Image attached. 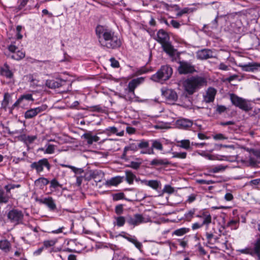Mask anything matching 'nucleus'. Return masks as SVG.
Returning <instances> with one entry per match:
<instances>
[{
    "mask_svg": "<svg viewBox=\"0 0 260 260\" xmlns=\"http://www.w3.org/2000/svg\"><path fill=\"white\" fill-rule=\"evenodd\" d=\"M95 34L102 47L114 49L119 47L121 42L114 31L108 27L99 25L95 28Z\"/></svg>",
    "mask_w": 260,
    "mask_h": 260,
    "instance_id": "f257e3e1",
    "label": "nucleus"
},
{
    "mask_svg": "<svg viewBox=\"0 0 260 260\" xmlns=\"http://www.w3.org/2000/svg\"><path fill=\"white\" fill-rule=\"evenodd\" d=\"M207 81L205 77L198 75L187 78L183 83L184 91L189 95H192L200 89L206 86Z\"/></svg>",
    "mask_w": 260,
    "mask_h": 260,
    "instance_id": "f03ea898",
    "label": "nucleus"
},
{
    "mask_svg": "<svg viewBox=\"0 0 260 260\" xmlns=\"http://www.w3.org/2000/svg\"><path fill=\"white\" fill-rule=\"evenodd\" d=\"M156 41L161 44L163 50L170 56L175 54L176 50L170 41V36L164 29H159L155 38Z\"/></svg>",
    "mask_w": 260,
    "mask_h": 260,
    "instance_id": "7ed1b4c3",
    "label": "nucleus"
},
{
    "mask_svg": "<svg viewBox=\"0 0 260 260\" xmlns=\"http://www.w3.org/2000/svg\"><path fill=\"white\" fill-rule=\"evenodd\" d=\"M173 73L172 68L168 65L163 66L154 75H153L151 79L155 82H162L168 80Z\"/></svg>",
    "mask_w": 260,
    "mask_h": 260,
    "instance_id": "20e7f679",
    "label": "nucleus"
},
{
    "mask_svg": "<svg viewBox=\"0 0 260 260\" xmlns=\"http://www.w3.org/2000/svg\"><path fill=\"white\" fill-rule=\"evenodd\" d=\"M126 222L129 225L135 227L141 224L147 223L150 221L149 216L145 217L141 214L136 213L134 215H127L126 217Z\"/></svg>",
    "mask_w": 260,
    "mask_h": 260,
    "instance_id": "39448f33",
    "label": "nucleus"
},
{
    "mask_svg": "<svg viewBox=\"0 0 260 260\" xmlns=\"http://www.w3.org/2000/svg\"><path fill=\"white\" fill-rule=\"evenodd\" d=\"M230 100L232 104L237 107L245 111H249L251 107L250 103L242 98H240L234 93L230 94Z\"/></svg>",
    "mask_w": 260,
    "mask_h": 260,
    "instance_id": "423d86ee",
    "label": "nucleus"
},
{
    "mask_svg": "<svg viewBox=\"0 0 260 260\" xmlns=\"http://www.w3.org/2000/svg\"><path fill=\"white\" fill-rule=\"evenodd\" d=\"M30 167L31 169L36 170L37 174H40L43 171L44 168L49 171L51 169V165L47 158H44L37 161L32 162Z\"/></svg>",
    "mask_w": 260,
    "mask_h": 260,
    "instance_id": "0eeeda50",
    "label": "nucleus"
},
{
    "mask_svg": "<svg viewBox=\"0 0 260 260\" xmlns=\"http://www.w3.org/2000/svg\"><path fill=\"white\" fill-rule=\"evenodd\" d=\"M8 218L12 222L19 224L21 223L23 218V214L21 211L13 209L8 214Z\"/></svg>",
    "mask_w": 260,
    "mask_h": 260,
    "instance_id": "6e6552de",
    "label": "nucleus"
},
{
    "mask_svg": "<svg viewBox=\"0 0 260 260\" xmlns=\"http://www.w3.org/2000/svg\"><path fill=\"white\" fill-rule=\"evenodd\" d=\"M196 217L200 219L201 223L206 227L207 230L212 222V216L210 213L208 211H203L201 212Z\"/></svg>",
    "mask_w": 260,
    "mask_h": 260,
    "instance_id": "1a4fd4ad",
    "label": "nucleus"
},
{
    "mask_svg": "<svg viewBox=\"0 0 260 260\" xmlns=\"http://www.w3.org/2000/svg\"><path fill=\"white\" fill-rule=\"evenodd\" d=\"M150 141L151 142V148H148L145 151H141L142 153L153 154L154 153V149L160 151L163 150L162 144L159 140H152Z\"/></svg>",
    "mask_w": 260,
    "mask_h": 260,
    "instance_id": "9d476101",
    "label": "nucleus"
},
{
    "mask_svg": "<svg viewBox=\"0 0 260 260\" xmlns=\"http://www.w3.org/2000/svg\"><path fill=\"white\" fill-rule=\"evenodd\" d=\"M178 72L181 74L191 73L195 71L194 67L189 62L180 61Z\"/></svg>",
    "mask_w": 260,
    "mask_h": 260,
    "instance_id": "9b49d317",
    "label": "nucleus"
},
{
    "mask_svg": "<svg viewBox=\"0 0 260 260\" xmlns=\"http://www.w3.org/2000/svg\"><path fill=\"white\" fill-rule=\"evenodd\" d=\"M162 95L167 100L170 102H175L178 99L176 92L171 89H161Z\"/></svg>",
    "mask_w": 260,
    "mask_h": 260,
    "instance_id": "f8f14e48",
    "label": "nucleus"
},
{
    "mask_svg": "<svg viewBox=\"0 0 260 260\" xmlns=\"http://www.w3.org/2000/svg\"><path fill=\"white\" fill-rule=\"evenodd\" d=\"M197 57L200 59H207L214 57L212 51L208 49H204L199 50L197 52Z\"/></svg>",
    "mask_w": 260,
    "mask_h": 260,
    "instance_id": "ddd939ff",
    "label": "nucleus"
},
{
    "mask_svg": "<svg viewBox=\"0 0 260 260\" xmlns=\"http://www.w3.org/2000/svg\"><path fill=\"white\" fill-rule=\"evenodd\" d=\"M144 81L143 78H138L131 80L128 84V91L129 94L135 95V89Z\"/></svg>",
    "mask_w": 260,
    "mask_h": 260,
    "instance_id": "4468645a",
    "label": "nucleus"
},
{
    "mask_svg": "<svg viewBox=\"0 0 260 260\" xmlns=\"http://www.w3.org/2000/svg\"><path fill=\"white\" fill-rule=\"evenodd\" d=\"M40 203L46 205L50 210H54L56 208V204L52 197L45 198L37 200Z\"/></svg>",
    "mask_w": 260,
    "mask_h": 260,
    "instance_id": "2eb2a0df",
    "label": "nucleus"
},
{
    "mask_svg": "<svg viewBox=\"0 0 260 260\" xmlns=\"http://www.w3.org/2000/svg\"><path fill=\"white\" fill-rule=\"evenodd\" d=\"M241 68L242 71L245 72H254L260 67V63L257 62H251L248 64H240L239 66Z\"/></svg>",
    "mask_w": 260,
    "mask_h": 260,
    "instance_id": "dca6fc26",
    "label": "nucleus"
},
{
    "mask_svg": "<svg viewBox=\"0 0 260 260\" xmlns=\"http://www.w3.org/2000/svg\"><path fill=\"white\" fill-rule=\"evenodd\" d=\"M192 124V121L185 118L179 119L176 122V125L178 127L184 129L191 127Z\"/></svg>",
    "mask_w": 260,
    "mask_h": 260,
    "instance_id": "f3484780",
    "label": "nucleus"
},
{
    "mask_svg": "<svg viewBox=\"0 0 260 260\" xmlns=\"http://www.w3.org/2000/svg\"><path fill=\"white\" fill-rule=\"evenodd\" d=\"M216 93V90L213 87H209L206 91L204 96V100L206 103L212 102L215 99Z\"/></svg>",
    "mask_w": 260,
    "mask_h": 260,
    "instance_id": "a211bd4d",
    "label": "nucleus"
},
{
    "mask_svg": "<svg viewBox=\"0 0 260 260\" xmlns=\"http://www.w3.org/2000/svg\"><path fill=\"white\" fill-rule=\"evenodd\" d=\"M0 74L8 79L12 78L13 77V73L10 70V67L6 63L0 68Z\"/></svg>",
    "mask_w": 260,
    "mask_h": 260,
    "instance_id": "6ab92c4d",
    "label": "nucleus"
},
{
    "mask_svg": "<svg viewBox=\"0 0 260 260\" xmlns=\"http://www.w3.org/2000/svg\"><path fill=\"white\" fill-rule=\"evenodd\" d=\"M65 82L64 80L60 79H57L56 80H50L46 81V85L50 88H56L61 86Z\"/></svg>",
    "mask_w": 260,
    "mask_h": 260,
    "instance_id": "aec40b11",
    "label": "nucleus"
},
{
    "mask_svg": "<svg viewBox=\"0 0 260 260\" xmlns=\"http://www.w3.org/2000/svg\"><path fill=\"white\" fill-rule=\"evenodd\" d=\"M118 129L115 126H110L106 128L103 133L106 134L107 136H110L112 134H116L117 136H123L124 135V131L123 130L120 132H118Z\"/></svg>",
    "mask_w": 260,
    "mask_h": 260,
    "instance_id": "412c9836",
    "label": "nucleus"
},
{
    "mask_svg": "<svg viewBox=\"0 0 260 260\" xmlns=\"http://www.w3.org/2000/svg\"><path fill=\"white\" fill-rule=\"evenodd\" d=\"M82 138H83L87 140V144L89 145L92 144L93 142L99 141L100 139V137L96 135H92L91 132L84 134L82 136Z\"/></svg>",
    "mask_w": 260,
    "mask_h": 260,
    "instance_id": "4be33fe9",
    "label": "nucleus"
},
{
    "mask_svg": "<svg viewBox=\"0 0 260 260\" xmlns=\"http://www.w3.org/2000/svg\"><path fill=\"white\" fill-rule=\"evenodd\" d=\"M9 134L11 135H18L19 140H23L24 137H25V135L23 134L25 128H22L20 129H14L11 130L9 127H6Z\"/></svg>",
    "mask_w": 260,
    "mask_h": 260,
    "instance_id": "5701e85b",
    "label": "nucleus"
},
{
    "mask_svg": "<svg viewBox=\"0 0 260 260\" xmlns=\"http://www.w3.org/2000/svg\"><path fill=\"white\" fill-rule=\"evenodd\" d=\"M123 178L124 177H121L119 176L111 178L106 181V185L108 186H117L123 181Z\"/></svg>",
    "mask_w": 260,
    "mask_h": 260,
    "instance_id": "b1692460",
    "label": "nucleus"
},
{
    "mask_svg": "<svg viewBox=\"0 0 260 260\" xmlns=\"http://www.w3.org/2000/svg\"><path fill=\"white\" fill-rule=\"evenodd\" d=\"M170 164L167 158H154L152 159L150 165L154 166H167Z\"/></svg>",
    "mask_w": 260,
    "mask_h": 260,
    "instance_id": "393cba45",
    "label": "nucleus"
},
{
    "mask_svg": "<svg viewBox=\"0 0 260 260\" xmlns=\"http://www.w3.org/2000/svg\"><path fill=\"white\" fill-rule=\"evenodd\" d=\"M11 249V244L8 240H0V249L6 253L9 252Z\"/></svg>",
    "mask_w": 260,
    "mask_h": 260,
    "instance_id": "a878e982",
    "label": "nucleus"
},
{
    "mask_svg": "<svg viewBox=\"0 0 260 260\" xmlns=\"http://www.w3.org/2000/svg\"><path fill=\"white\" fill-rule=\"evenodd\" d=\"M206 239L207 243L210 245H214L218 242L219 238L214 235L213 233L206 232L205 234Z\"/></svg>",
    "mask_w": 260,
    "mask_h": 260,
    "instance_id": "bb28decb",
    "label": "nucleus"
},
{
    "mask_svg": "<svg viewBox=\"0 0 260 260\" xmlns=\"http://www.w3.org/2000/svg\"><path fill=\"white\" fill-rule=\"evenodd\" d=\"M177 144L176 145L177 147L188 150L190 148V143L189 140H182L180 141H176Z\"/></svg>",
    "mask_w": 260,
    "mask_h": 260,
    "instance_id": "cd10ccee",
    "label": "nucleus"
},
{
    "mask_svg": "<svg viewBox=\"0 0 260 260\" xmlns=\"http://www.w3.org/2000/svg\"><path fill=\"white\" fill-rule=\"evenodd\" d=\"M123 237L127 240H128L129 242L134 244L138 249L140 250L141 249L142 247V243L139 242L135 236H123Z\"/></svg>",
    "mask_w": 260,
    "mask_h": 260,
    "instance_id": "c85d7f7f",
    "label": "nucleus"
},
{
    "mask_svg": "<svg viewBox=\"0 0 260 260\" xmlns=\"http://www.w3.org/2000/svg\"><path fill=\"white\" fill-rule=\"evenodd\" d=\"M125 176L126 180L129 184H132L134 180H136V181H138V179L136 178V175L131 171H126Z\"/></svg>",
    "mask_w": 260,
    "mask_h": 260,
    "instance_id": "c756f323",
    "label": "nucleus"
},
{
    "mask_svg": "<svg viewBox=\"0 0 260 260\" xmlns=\"http://www.w3.org/2000/svg\"><path fill=\"white\" fill-rule=\"evenodd\" d=\"M49 183L48 179L44 177L39 178L35 181L36 185L39 186L40 188H43Z\"/></svg>",
    "mask_w": 260,
    "mask_h": 260,
    "instance_id": "7c9ffc66",
    "label": "nucleus"
},
{
    "mask_svg": "<svg viewBox=\"0 0 260 260\" xmlns=\"http://www.w3.org/2000/svg\"><path fill=\"white\" fill-rule=\"evenodd\" d=\"M253 253L256 254L260 258V235L257 236V239L254 244Z\"/></svg>",
    "mask_w": 260,
    "mask_h": 260,
    "instance_id": "2f4dec72",
    "label": "nucleus"
},
{
    "mask_svg": "<svg viewBox=\"0 0 260 260\" xmlns=\"http://www.w3.org/2000/svg\"><path fill=\"white\" fill-rule=\"evenodd\" d=\"M239 224V220L232 219L228 222L226 226L230 228L232 230H236L238 229Z\"/></svg>",
    "mask_w": 260,
    "mask_h": 260,
    "instance_id": "473e14b6",
    "label": "nucleus"
},
{
    "mask_svg": "<svg viewBox=\"0 0 260 260\" xmlns=\"http://www.w3.org/2000/svg\"><path fill=\"white\" fill-rule=\"evenodd\" d=\"M115 222H114V224L119 227L123 226L125 222H126V217L122 216L115 217Z\"/></svg>",
    "mask_w": 260,
    "mask_h": 260,
    "instance_id": "72a5a7b5",
    "label": "nucleus"
},
{
    "mask_svg": "<svg viewBox=\"0 0 260 260\" xmlns=\"http://www.w3.org/2000/svg\"><path fill=\"white\" fill-rule=\"evenodd\" d=\"M10 197L4 190L0 189V203H7Z\"/></svg>",
    "mask_w": 260,
    "mask_h": 260,
    "instance_id": "f704fd0d",
    "label": "nucleus"
},
{
    "mask_svg": "<svg viewBox=\"0 0 260 260\" xmlns=\"http://www.w3.org/2000/svg\"><path fill=\"white\" fill-rule=\"evenodd\" d=\"M189 231L190 229L189 228H182L175 230L173 234L177 236H181L189 232Z\"/></svg>",
    "mask_w": 260,
    "mask_h": 260,
    "instance_id": "c9c22d12",
    "label": "nucleus"
},
{
    "mask_svg": "<svg viewBox=\"0 0 260 260\" xmlns=\"http://www.w3.org/2000/svg\"><path fill=\"white\" fill-rule=\"evenodd\" d=\"M37 115L34 108L30 109L24 113V117L26 119H31Z\"/></svg>",
    "mask_w": 260,
    "mask_h": 260,
    "instance_id": "e433bc0d",
    "label": "nucleus"
},
{
    "mask_svg": "<svg viewBox=\"0 0 260 260\" xmlns=\"http://www.w3.org/2000/svg\"><path fill=\"white\" fill-rule=\"evenodd\" d=\"M19 101H21L22 104H24L23 103V101L24 100L27 101H31L33 102L34 101V99L32 97V94L30 93H27V94H24L23 95H21L19 98Z\"/></svg>",
    "mask_w": 260,
    "mask_h": 260,
    "instance_id": "4c0bfd02",
    "label": "nucleus"
},
{
    "mask_svg": "<svg viewBox=\"0 0 260 260\" xmlns=\"http://www.w3.org/2000/svg\"><path fill=\"white\" fill-rule=\"evenodd\" d=\"M11 56V58L15 60H20L25 57V53L22 51L17 50Z\"/></svg>",
    "mask_w": 260,
    "mask_h": 260,
    "instance_id": "58836bf2",
    "label": "nucleus"
},
{
    "mask_svg": "<svg viewBox=\"0 0 260 260\" xmlns=\"http://www.w3.org/2000/svg\"><path fill=\"white\" fill-rule=\"evenodd\" d=\"M139 149H148L149 146V142L144 140L137 141Z\"/></svg>",
    "mask_w": 260,
    "mask_h": 260,
    "instance_id": "ea45409f",
    "label": "nucleus"
},
{
    "mask_svg": "<svg viewBox=\"0 0 260 260\" xmlns=\"http://www.w3.org/2000/svg\"><path fill=\"white\" fill-rule=\"evenodd\" d=\"M248 162L249 165L252 167H254L257 165V164H259L258 160L255 159V156H254L252 152L250 151V155L249 156Z\"/></svg>",
    "mask_w": 260,
    "mask_h": 260,
    "instance_id": "a19ab883",
    "label": "nucleus"
},
{
    "mask_svg": "<svg viewBox=\"0 0 260 260\" xmlns=\"http://www.w3.org/2000/svg\"><path fill=\"white\" fill-rule=\"evenodd\" d=\"M196 209L193 208L189 211H188L187 213H185L184 214V218L187 221H190L191 218L193 217L195 212H196Z\"/></svg>",
    "mask_w": 260,
    "mask_h": 260,
    "instance_id": "79ce46f5",
    "label": "nucleus"
},
{
    "mask_svg": "<svg viewBox=\"0 0 260 260\" xmlns=\"http://www.w3.org/2000/svg\"><path fill=\"white\" fill-rule=\"evenodd\" d=\"M173 158H179L181 159H184L186 157L187 153L185 152H174L172 153Z\"/></svg>",
    "mask_w": 260,
    "mask_h": 260,
    "instance_id": "37998d69",
    "label": "nucleus"
},
{
    "mask_svg": "<svg viewBox=\"0 0 260 260\" xmlns=\"http://www.w3.org/2000/svg\"><path fill=\"white\" fill-rule=\"evenodd\" d=\"M138 142L137 141L135 143H132L129 144V145L128 147H125V150H131V151H136L139 149V147L137 146Z\"/></svg>",
    "mask_w": 260,
    "mask_h": 260,
    "instance_id": "c03bdc74",
    "label": "nucleus"
},
{
    "mask_svg": "<svg viewBox=\"0 0 260 260\" xmlns=\"http://www.w3.org/2000/svg\"><path fill=\"white\" fill-rule=\"evenodd\" d=\"M147 186L151 187L153 189H157L159 186V183L157 180H149Z\"/></svg>",
    "mask_w": 260,
    "mask_h": 260,
    "instance_id": "a18cd8bd",
    "label": "nucleus"
},
{
    "mask_svg": "<svg viewBox=\"0 0 260 260\" xmlns=\"http://www.w3.org/2000/svg\"><path fill=\"white\" fill-rule=\"evenodd\" d=\"M47 108H48L47 105H46L45 104H43L39 107L35 108L34 109L36 111L37 114L38 115V114L46 111L47 110Z\"/></svg>",
    "mask_w": 260,
    "mask_h": 260,
    "instance_id": "49530a36",
    "label": "nucleus"
},
{
    "mask_svg": "<svg viewBox=\"0 0 260 260\" xmlns=\"http://www.w3.org/2000/svg\"><path fill=\"white\" fill-rule=\"evenodd\" d=\"M29 0H18V3L19 4L16 9L18 11L22 9L27 4Z\"/></svg>",
    "mask_w": 260,
    "mask_h": 260,
    "instance_id": "de8ad7c7",
    "label": "nucleus"
},
{
    "mask_svg": "<svg viewBox=\"0 0 260 260\" xmlns=\"http://www.w3.org/2000/svg\"><path fill=\"white\" fill-rule=\"evenodd\" d=\"M54 145L52 144H48L44 153L47 154H52L54 152Z\"/></svg>",
    "mask_w": 260,
    "mask_h": 260,
    "instance_id": "09e8293b",
    "label": "nucleus"
},
{
    "mask_svg": "<svg viewBox=\"0 0 260 260\" xmlns=\"http://www.w3.org/2000/svg\"><path fill=\"white\" fill-rule=\"evenodd\" d=\"M226 168V167H224L222 165H219L216 167H213L212 169V172L213 173H218L222 171H224Z\"/></svg>",
    "mask_w": 260,
    "mask_h": 260,
    "instance_id": "8fccbe9b",
    "label": "nucleus"
},
{
    "mask_svg": "<svg viewBox=\"0 0 260 260\" xmlns=\"http://www.w3.org/2000/svg\"><path fill=\"white\" fill-rule=\"evenodd\" d=\"M141 164V162L132 161L130 162L129 165H128V167L137 170L139 168Z\"/></svg>",
    "mask_w": 260,
    "mask_h": 260,
    "instance_id": "3c124183",
    "label": "nucleus"
},
{
    "mask_svg": "<svg viewBox=\"0 0 260 260\" xmlns=\"http://www.w3.org/2000/svg\"><path fill=\"white\" fill-rule=\"evenodd\" d=\"M37 139L36 136H26L23 140L28 142L29 143H32Z\"/></svg>",
    "mask_w": 260,
    "mask_h": 260,
    "instance_id": "603ef678",
    "label": "nucleus"
},
{
    "mask_svg": "<svg viewBox=\"0 0 260 260\" xmlns=\"http://www.w3.org/2000/svg\"><path fill=\"white\" fill-rule=\"evenodd\" d=\"M61 185L56 179H53L50 181V187L56 188L57 187H61Z\"/></svg>",
    "mask_w": 260,
    "mask_h": 260,
    "instance_id": "864d4df0",
    "label": "nucleus"
},
{
    "mask_svg": "<svg viewBox=\"0 0 260 260\" xmlns=\"http://www.w3.org/2000/svg\"><path fill=\"white\" fill-rule=\"evenodd\" d=\"M22 29V26L21 25H17L16 27V38L18 40H20L22 38V35L20 32Z\"/></svg>",
    "mask_w": 260,
    "mask_h": 260,
    "instance_id": "5fc2aeb1",
    "label": "nucleus"
},
{
    "mask_svg": "<svg viewBox=\"0 0 260 260\" xmlns=\"http://www.w3.org/2000/svg\"><path fill=\"white\" fill-rule=\"evenodd\" d=\"M251 152H252L254 156H255V159L258 160V163H260V151L251 149Z\"/></svg>",
    "mask_w": 260,
    "mask_h": 260,
    "instance_id": "6e6d98bb",
    "label": "nucleus"
},
{
    "mask_svg": "<svg viewBox=\"0 0 260 260\" xmlns=\"http://www.w3.org/2000/svg\"><path fill=\"white\" fill-rule=\"evenodd\" d=\"M227 108L225 106L223 105H217L216 111L219 114H221L226 110Z\"/></svg>",
    "mask_w": 260,
    "mask_h": 260,
    "instance_id": "4d7b16f0",
    "label": "nucleus"
},
{
    "mask_svg": "<svg viewBox=\"0 0 260 260\" xmlns=\"http://www.w3.org/2000/svg\"><path fill=\"white\" fill-rule=\"evenodd\" d=\"M123 208L122 205H118L116 206L115 211L118 215H120L123 213Z\"/></svg>",
    "mask_w": 260,
    "mask_h": 260,
    "instance_id": "13d9d810",
    "label": "nucleus"
},
{
    "mask_svg": "<svg viewBox=\"0 0 260 260\" xmlns=\"http://www.w3.org/2000/svg\"><path fill=\"white\" fill-rule=\"evenodd\" d=\"M120 97L125 99L126 101H132L134 99L135 95H132L131 94H129L128 91L126 95H120Z\"/></svg>",
    "mask_w": 260,
    "mask_h": 260,
    "instance_id": "bf43d9fd",
    "label": "nucleus"
},
{
    "mask_svg": "<svg viewBox=\"0 0 260 260\" xmlns=\"http://www.w3.org/2000/svg\"><path fill=\"white\" fill-rule=\"evenodd\" d=\"M55 244V242L53 240H47L45 241L43 243L44 246L48 248L53 246Z\"/></svg>",
    "mask_w": 260,
    "mask_h": 260,
    "instance_id": "052dcab7",
    "label": "nucleus"
},
{
    "mask_svg": "<svg viewBox=\"0 0 260 260\" xmlns=\"http://www.w3.org/2000/svg\"><path fill=\"white\" fill-rule=\"evenodd\" d=\"M204 226L201 222H197L192 224L191 228L193 230H196Z\"/></svg>",
    "mask_w": 260,
    "mask_h": 260,
    "instance_id": "680f3d73",
    "label": "nucleus"
},
{
    "mask_svg": "<svg viewBox=\"0 0 260 260\" xmlns=\"http://www.w3.org/2000/svg\"><path fill=\"white\" fill-rule=\"evenodd\" d=\"M189 9L188 8H184L179 12H178L176 16L178 17H181L183 14L188 13L189 12Z\"/></svg>",
    "mask_w": 260,
    "mask_h": 260,
    "instance_id": "e2e57ef3",
    "label": "nucleus"
},
{
    "mask_svg": "<svg viewBox=\"0 0 260 260\" xmlns=\"http://www.w3.org/2000/svg\"><path fill=\"white\" fill-rule=\"evenodd\" d=\"M111 62V65L113 68H118L119 67V62L116 60L114 58H111L110 60Z\"/></svg>",
    "mask_w": 260,
    "mask_h": 260,
    "instance_id": "0e129e2a",
    "label": "nucleus"
},
{
    "mask_svg": "<svg viewBox=\"0 0 260 260\" xmlns=\"http://www.w3.org/2000/svg\"><path fill=\"white\" fill-rule=\"evenodd\" d=\"M249 184L252 186H260V178L251 180L249 182Z\"/></svg>",
    "mask_w": 260,
    "mask_h": 260,
    "instance_id": "69168bd1",
    "label": "nucleus"
},
{
    "mask_svg": "<svg viewBox=\"0 0 260 260\" xmlns=\"http://www.w3.org/2000/svg\"><path fill=\"white\" fill-rule=\"evenodd\" d=\"M197 182L201 184H208V185L213 184L214 183V181H213L211 180H204V179L198 180L197 181Z\"/></svg>",
    "mask_w": 260,
    "mask_h": 260,
    "instance_id": "338daca9",
    "label": "nucleus"
},
{
    "mask_svg": "<svg viewBox=\"0 0 260 260\" xmlns=\"http://www.w3.org/2000/svg\"><path fill=\"white\" fill-rule=\"evenodd\" d=\"M197 195L195 194H191L189 195L187 199L186 200V202L188 203H191L194 202L196 199Z\"/></svg>",
    "mask_w": 260,
    "mask_h": 260,
    "instance_id": "774afa93",
    "label": "nucleus"
}]
</instances>
